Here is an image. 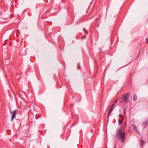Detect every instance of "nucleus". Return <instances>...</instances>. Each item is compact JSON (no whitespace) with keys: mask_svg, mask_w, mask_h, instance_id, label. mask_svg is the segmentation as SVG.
<instances>
[{"mask_svg":"<svg viewBox=\"0 0 148 148\" xmlns=\"http://www.w3.org/2000/svg\"><path fill=\"white\" fill-rule=\"evenodd\" d=\"M125 129L124 126L119 129L116 132V135L118 139L124 143L125 139Z\"/></svg>","mask_w":148,"mask_h":148,"instance_id":"f257e3e1","label":"nucleus"},{"mask_svg":"<svg viewBox=\"0 0 148 148\" xmlns=\"http://www.w3.org/2000/svg\"><path fill=\"white\" fill-rule=\"evenodd\" d=\"M129 93H128L125 94L123 96V100L125 103H128V98L129 97Z\"/></svg>","mask_w":148,"mask_h":148,"instance_id":"f03ea898","label":"nucleus"},{"mask_svg":"<svg viewBox=\"0 0 148 148\" xmlns=\"http://www.w3.org/2000/svg\"><path fill=\"white\" fill-rule=\"evenodd\" d=\"M114 106H115L114 104V103H113L112 104V105L111 106L110 109L108 111V117H109L110 114L112 113V112L114 109Z\"/></svg>","mask_w":148,"mask_h":148,"instance_id":"7ed1b4c3","label":"nucleus"},{"mask_svg":"<svg viewBox=\"0 0 148 148\" xmlns=\"http://www.w3.org/2000/svg\"><path fill=\"white\" fill-rule=\"evenodd\" d=\"M17 113L18 111L16 110L13 111L11 117V121H13L14 119L15 118L16 113Z\"/></svg>","mask_w":148,"mask_h":148,"instance_id":"20e7f679","label":"nucleus"},{"mask_svg":"<svg viewBox=\"0 0 148 148\" xmlns=\"http://www.w3.org/2000/svg\"><path fill=\"white\" fill-rule=\"evenodd\" d=\"M119 116L120 117V118H121V120H121L120 119H118V123H119V125H121L122 123V122H123V116L122 115H121V114H119Z\"/></svg>","mask_w":148,"mask_h":148,"instance_id":"39448f33","label":"nucleus"},{"mask_svg":"<svg viewBox=\"0 0 148 148\" xmlns=\"http://www.w3.org/2000/svg\"><path fill=\"white\" fill-rule=\"evenodd\" d=\"M148 124V120H146L142 124V125L144 128Z\"/></svg>","mask_w":148,"mask_h":148,"instance_id":"423d86ee","label":"nucleus"},{"mask_svg":"<svg viewBox=\"0 0 148 148\" xmlns=\"http://www.w3.org/2000/svg\"><path fill=\"white\" fill-rule=\"evenodd\" d=\"M133 126L134 130H135L139 134V132L137 127L134 125H133Z\"/></svg>","mask_w":148,"mask_h":148,"instance_id":"0eeeda50","label":"nucleus"},{"mask_svg":"<svg viewBox=\"0 0 148 148\" xmlns=\"http://www.w3.org/2000/svg\"><path fill=\"white\" fill-rule=\"evenodd\" d=\"M133 99L135 101H136L137 99V96L135 94H134L133 95Z\"/></svg>","mask_w":148,"mask_h":148,"instance_id":"6e6552de","label":"nucleus"},{"mask_svg":"<svg viewBox=\"0 0 148 148\" xmlns=\"http://www.w3.org/2000/svg\"><path fill=\"white\" fill-rule=\"evenodd\" d=\"M140 144H141L142 146H143L144 144L145 143V141L143 139L140 140Z\"/></svg>","mask_w":148,"mask_h":148,"instance_id":"1a4fd4ad","label":"nucleus"},{"mask_svg":"<svg viewBox=\"0 0 148 148\" xmlns=\"http://www.w3.org/2000/svg\"><path fill=\"white\" fill-rule=\"evenodd\" d=\"M117 102V100H116L115 101V103H116Z\"/></svg>","mask_w":148,"mask_h":148,"instance_id":"9d476101","label":"nucleus"},{"mask_svg":"<svg viewBox=\"0 0 148 148\" xmlns=\"http://www.w3.org/2000/svg\"><path fill=\"white\" fill-rule=\"evenodd\" d=\"M146 42L147 43H148V38L146 39Z\"/></svg>","mask_w":148,"mask_h":148,"instance_id":"9b49d317","label":"nucleus"}]
</instances>
